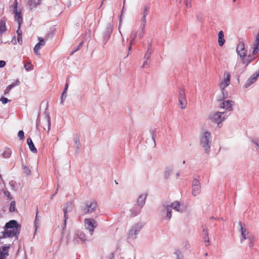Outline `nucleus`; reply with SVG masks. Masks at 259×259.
<instances>
[{
	"label": "nucleus",
	"mask_w": 259,
	"mask_h": 259,
	"mask_svg": "<svg viewBox=\"0 0 259 259\" xmlns=\"http://www.w3.org/2000/svg\"><path fill=\"white\" fill-rule=\"evenodd\" d=\"M6 230L4 232L5 237H12L17 236L21 230V226L15 220H11L6 223Z\"/></svg>",
	"instance_id": "nucleus-1"
},
{
	"label": "nucleus",
	"mask_w": 259,
	"mask_h": 259,
	"mask_svg": "<svg viewBox=\"0 0 259 259\" xmlns=\"http://www.w3.org/2000/svg\"><path fill=\"white\" fill-rule=\"evenodd\" d=\"M173 171V167L172 166H169L165 167L164 171V176L166 179L168 178L171 175Z\"/></svg>",
	"instance_id": "nucleus-23"
},
{
	"label": "nucleus",
	"mask_w": 259,
	"mask_h": 259,
	"mask_svg": "<svg viewBox=\"0 0 259 259\" xmlns=\"http://www.w3.org/2000/svg\"><path fill=\"white\" fill-rule=\"evenodd\" d=\"M239 225L240 226V231L241 232L242 239H241V242H243L244 240L250 239L252 236L249 235V232L247 230V229L245 227H243L242 226L241 223L239 222Z\"/></svg>",
	"instance_id": "nucleus-12"
},
{
	"label": "nucleus",
	"mask_w": 259,
	"mask_h": 259,
	"mask_svg": "<svg viewBox=\"0 0 259 259\" xmlns=\"http://www.w3.org/2000/svg\"><path fill=\"white\" fill-rule=\"evenodd\" d=\"M144 226V222L139 221L133 225L128 233V237L135 239Z\"/></svg>",
	"instance_id": "nucleus-5"
},
{
	"label": "nucleus",
	"mask_w": 259,
	"mask_h": 259,
	"mask_svg": "<svg viewBox=\"0 0 259 259\" xmlns=\"http://www.w3.org/2000/svg\"><path fill=\"white\" fill-rule=\"evenodd\" d=\"M141 206L138 205H135L131 209V215L132 217H135L140 213L141 210Z\"/></svg>",
	"instance_id": "nucleus-19"
},
{
	"label": "nucleus",
	"mask_w": 259,
	"mask_h": 259,
	"mask_svg": "<svg viewBox=\"0 0 259 259\" xmlns=\"http://www.w3.org/2000/svg\"><path fill=\"white\" fill-rule=\"evenodd\" d=\"M48 130H49L50 128V125H51V122H50V119L49 117H48Z\"/></svg>",
	"instance_id": "nucleus-57"
},
{
	"label": "nucleus",
	"mask_w": 259,
	"mask_h": 259,
	"mask_svg": "<svg viewBox=\"0 0 259 259\" xmlns=\"http://www.w3.org/2000/svg\"><path fill=\"white\" fill-rule=\"evenodd\" d=\"M249 54L248 55V58H249V59H251V62L254 60L255 59V57H253V56L254 55H252V52H249Z\"/></svg>",
	"instance_id": "nucleus-46"
},
{
	"label": "nucleus",
	"mask_w": 259,
	"mask_h": 259,
	"mask_svg": "<svg viewBox=\"0 0 259 259\" xmlns=\"http://www.w3.org/2000/svg\"><path fill=\"white\" fill-rule=\"evenodd\" d=\"M151 134L152 138V140L153 141L154 146H155V145H156L155 141V135L154 132L153 131H151Z\"/></svg>",
	"instance_id": "nucleus-45"
},
{
	"label": "nucleus",
	"mask_w": 259,
	"mask_h": 259,
	"mask_svg": "<svg viewBox=\"0 0 259 259\" xmlns=\"http://www.w3.org/2000/svg\"><path fill=\"white\" fill-rule=\"evenodd\" d=\"M252 52V55H255L259 52V33L257 35L254 41L251 45L249 52Z\"/></svg>",
	"instance_id": "nucleus-11"
},
{
	"label": "nucleus",
	"mask_w": 259,
	"mask_h": 259,
	"mask_svg": "<svg viewBox=\"0 0 259 259\" xmlns=\"http://www.w3.org/2000/svg\"><path fill=\"white\" fill-rule=\"evenodd\" d=\"M224 112H216L211 113L209 116V119L213 122L217 123L218 125L225 119L224 116H222Z\"/></svg>",
	"instance_id": "nucleus-9"
},
{
	"label": "nucleus",
	"mask_w": 259,
	"mask_h": 259,
	"mask_svg": "<svg viewBox=\"0 0 259 259\" xmlns=\"http://www.w3.org/2000/svg\"><path fill=\"white\" fill-rule=\"evenodd\" d=\"M23 172L26 174L27 175H29L31 173L30 169L26 166H23Z\"/></svg>",
	"instance_id": "nucleus-35"
},
{
	"label": "nucleus",
	"mask_w": 259,
	"mask_h": 259,
	"mask_svg": "<svg viewBox=\"0 0 259 259\" xmlns=\"http://www.w3.org/2000/svg\"><path fill=\"white\" fill-rule=\"evenodd\" d=\"M75 235L76 237L79 238L80 240L82 241H84L85 240L86 237L85 234L80 230H77L75 233Z\"/></svg>",
	"instance_id": "nucleus-24"
},
{
	"label": "nucleus",
	"mask_w": 259,
	"mask_h": 259,
	"mask_svg": "<svg viewBox=\"0 0 259 259\" xmlns=\"http://www.w3.org/2000/svg\"><path fill=\"white\" fill-rule=\"evenodd\" d=\"M174 209L178 212H183L184 207H182L179 201H175L170 205L164 206L162 212L166 214V219L169 220L171 217V209Z\"/></svg>",
	"instance_id": "nucleus-2"
},
{
	"label": "nucleus",
	"mask_w": 259,
	"mask_h": 259,
	"mask_svg": "<svg viewBox=\"0 0 259 259\" xmlns=\"http://www.w3.org/2000/svg\"><path fill=\"white\" fill-rule=\"evenodd\" d=\"M0 101L2 102V103L3 104H5L6 103H7L8 102L10 101L9 100H8L7 98H5L4 97H2L1 99H0Z\"/></svg>",
	"instance_id": "nucleus-44"
},
{
	"label": "nucleus",
	"mask_w": 259,
	"mask_h": 259,
	"mask_svg": "<svg viewBox=\"0 0 259 259\" xmlns=\"http://www.w3.org/2000/svg\"><path fill=\"white\" fill-rule=\"evenodd\" d=\"M151 54V52H146L144 57V59L145 60H150Z\"/></svg>",
	"instance_id": "nucleus-39"
},
{
	"label": "nucleus",
	"mask_w": 259,
	"mask_h": 259,
	"mask_svg": "<svg viewBox=\"0 0 259 259\" xmlns=\"http://www.w3.org/2000/svg\"><path fill=\"white\" fill-rule=\"evenodd\" d=\"M39 40V42L37 43L34 48V53L37 55L40 56V54L39 52V50L45 45V41L44 38L41 37H39L38 38Z\"/></svg>",
	"instance_id": "nucleus-14"
},
{
	"label": "nucleus",
	"mask_w": 259,
	"mask_h": 259,
	"mask_svg": "<svg viewBox=\"0 0 259 259\" xmlns=\"http://www.w3.org/2000/svg\"><path fill=\"white\" fill-rule=\"evenodd\" d=\"M67 97V93L65 92H63L61 97V104H63V102L65 100Z\"/></svg>",
	"instance_id": "nucleus-36"
},
{
	"label": "nucleus",
	"mask_w": 259,
	"mask_h": 259,
	"mask_svg": "<svg viewBox=\"0 0 259 259\" xmlns=\"http://www.w3.org/2000/svg\"><path fill=\"white\" fill-rule=\"evenodd\" d=\"M4 193L5 195L9 199H12V197L11 195L10 192L7 190H4Z\"/></svg>",
	"instance_id": "nucleus-42"
},
{
	"label": "nucleus",
	"mask_w": 259,
	"mask_h": 259,
	"mask_svg": "<svg viewBox=\"0 0 259 259\" xmlns=\"http://www.w3.org/2000/svg\"><path fill=\"white\" fill-rule=\"evenodd\" d=\"M6 30L5 22L4 21H1L0 22V32H4Z\"/></svg>",
	"instance_id": "nucleus-31"
},
{
	"label": "nucleus",
	"mask_w": 259,
	"mask_h": 259,
	"mask_svg": "<svg viewBox=\"0 0 259 259\" xmlns=\"http://www.w3.org/2000/svg\"><path fill=\"white\" fill-rule=\"evenodd\" d=\"M259 76V71L256 74H254L250 77L246 81L245 87V88L249 87L251 84L256 81L257 77Z\"/></svg>",
	"instance_id": "nucleus-16"
},
{
	"label": "nucleus",
	"mask_w": 259,
	"mask_h": 259,
	"mask_svg": "<svg viewBox=\"0 0 259 259\" xmlns=\"http://www.w3.org/2000/svg\"><path fill=\"white\" fill-rule=\"evenodd\" d=\"M31 66V64L30 63H29L28 65H25L24 67L26 69V70H29L30 69Z\"/></svg>",
	"instance_id": "nucleus-49"
},
{
	"label": "nucleus",
	"mask_w": 259,
	"mask_h": 259,
	"mask_svg": "<svg viewBox=\"0 0 259 259\" xmlns=\"http://www.w3.org/2000/svg\"><path fill=\"white\" fill-rule=\"evenodd\" d=\"M11 42L13 44H16V40L15 39V36L13 37V38L11 40Z\"/></svg>",
	"instance_id": "nucleus-56"
},
{
	"label": "nucleus",
	"mask_w": 259,
	"mask_h": 259,
	"mask_svg": "<svg viewBox=\"0 0 259 259\" xmlns=\"http://www.w3.org/2000/svg\"><path fill=\"white\" fill-rule=\"evenodd\" d=\"M27 144L29 146V149L30 150V151L33 153H36L37 150H36V148L35 147L31 138H27Z\"/></svg>",
	"instance_id": "nucleus-22"
},
{
	"label": "nucleus",
	"mask_w": 259,
	"mask_h": 259,
	"mask_svg": "<svg viewBox=\"0 0 259 259\" xmlns=\"http://www.w3.org/2000/svg\"><path fill=\"white\" fill-rule=\"evenodd\" d=\"M6 65V62L4 61L1 60L0 61V67H3Z\"/></svg>",
	"instance_id": "nucleus-50"
},
{
	"label": "nucleus",
	"mask_w": 259,
	"mask_h": 259,
	"mask_svg": "<svg viewBox=\"0 0 259 259\" xmlns=\"http://www.w3.org/2000/svg\"><path fill=\"white\" fill-rule=\"evenodd\" d=\"M179 105L181 109H183L186 108L187 104L186 99L184 100H179Z\"/></svg>",
	"instance_id": "nucleus-30"
},
{
	"label": "nucleus",
	"mask_w": 259,
	"mask_h": 259,
	"mask_svg": "<svg viewBox=\"0 0 259 259\" xmlns=\"http://www.w3.org/2000/svg\"><path fill=\"white\" fill-rule=\"evenodd\" d=\"M115 183L116 184H118V183L116 182V180H115Z\"/></svg>",
	"instance_id": "nucleus-64"
},
{
	"label": "nucleus",
	"mask_w": 259,
	"mask_h": 259,
	"mask_svg": "<svg viewBox=\"0 0 259 259\" xmlns=\"http://www.w3.org/2000/svg\"><path fill=\"white\" fill-rule=\"evenodd\" d=\"M186 99L185 91L184 90H181L179 92V100Z\"/></svg>",
	"instance_id": "nucleus-33"
},
{
	"label": "nucleus",
	"mask_w": 259,
	"mask_h": 259,
	"mask_svg": "<svg viewBox=\"0 0 259 259\" xmlns=\"http://www.w3.org/2000/svg\"><path fill=\"white\" fill-rule=\"evenodd\" d=\"M18 4L17 0H15L11 8L14 14L15 20L17 22L18 24V28L16 32H19V31L21 32V31L20 29V27L21 24L23 22L22 9L21 8L18 7Z\"/></svg>",
	"instance_id": "nucleus-3"
},
{
	"label": "nucleus",
	"mask_w": 259,
	"mask_h": 259,
	"mask_svg": "<svg viewBox=\"0 0 259 259\" xmlns=\"http://www.w3.org/2000/svg\"><path fill=\"white\" fill-rule=\"evenodd\" d=\"M230 74L229 72H225L224 74V79L220 83V88L222 90L224 98H225L227 97V93H225L224 90L230 84Z\"/></svg>",
	"instance_id": "nucleus-7"
},
{
	"label": "nucleus",
	"mask_w": 259,
	"mask_h": 259,
	"mask_svg": "<svg viewBox=\"0 0 259 259\" xmlns=\"http://www.w3.org/2000/svg\"><path fill=\"white\" fill-rule=\"evenodd\" d=\"M151 50H152L151 45H149L148 47V49H147V52H151Z\"/></svg>",
	"instance_id": "nucleus-58"
},
{
	"label": "nucleus",
	"mask_w": 259,
	"mask_h": 259,
	"mask_svg": "<svg viewBox=\"0 0 259 259\" xmlns=\"http://www.w3.org/2000/svg\"><path fill=\"white\" fill-rule=\"evenodd\" d=\"M248 240H249V244H248L249 246L250 247H253V237H251V238H250V239H248Z\"/></svg>",
	"instance_id": "nucleus-47"
},
{
	"label": "nucleus",
	"mask_w": 259,
	"mask_h": 259,
	"mask_svg": "<svg viewBox=\"0 0 259 259\" xmlns=\"http://www.w3.org/2000/svg\"><path fill=\"white\" fill-rule=\"evenodd\" d=\"M150 60H145L144 61L142 66H141V67L142 68H145V67H149V64H150Z\"/></svg>",
	"instance_id": "nucleus-40"
},
{
	"label": "nucleus",
	"mask_w": 259,
	"mask_h": 259,
	"mask_svg": "<svg viewBox=\"0 0 259 259\" xmlns=\"http://www.w3.org/2000/svg\"><path fill=\"white\" fill-rule=\"evenodd\" d=\"M148 10L147 8H145L143 16H144V17H146V16L148 15Z\"/></svg>",
	"instance_id": "nucleus-54"
},
{
	"label": "nucleus",
	"mask_w": 259,
	"mask_h": 259,
	"mask_svg": "<svg viewBox=\"0 0 259 259\" xmlns=\"http://www.w3.org/2000/svg\"><path fill=\"white\" fill-rule=\"evenodd\" d=\"M192 187L200 186L199 182L197 179H194L192 183Z\"/></svg>",
	"instance_id": "nucleus-37"
},
{
	"label": "nucleus",
	"mask_w": 259,
	"mask_h": 259,
	"mask_svg": "<svg viewBox=\"0 0 259 259\" xmlns=\"http://www.w3.org/2000/svg\"><path fill=\"white\" fill-rule=\"evenodd\" d=\"M57 191H56L55 192V193H54V194L51 196V199H53V197H54V196L57 194Z\"/></svg>",
	"instance_id": "nucleus-62"
},
{
	"label": "nucleus",
	"mask_w": 259,
	"mask_h": 259,
	"mask_svg": "<svg viewBox=\"0 0 259 259\" xmlns=\"http://www.w3.org/2000/svg\"><path fill=\"white\" fill-rule=\"evenodd\" d=\"M22 33H18L17 35V41L20 45H21L23 42Z\"/></svg>",
	"instance_id": "nucleus-41"
},
{
	"label": "nucleus",
	"mask_w": 259,
	"mask_h": 259,
	"mask_svg": "<svg viewBox=\"0 0 259 259\" xmlns=\"http://www.w3.org/2000/svg\"><path fill=\"white\" fill-rule=\"evenodd\" d=\"M9 210L10 212H13L15 210V202L12 201L11 202L10 206L9 207Z\"/></svg>",
	"instance_id": "nucleus-34"
},
{
	"label": "nucleus",
	"mask_w": 259,
	"mask_h": 259,
	"mask_svg": "<svg viewBox=\"0 0 259 259\" xmlns=\"http://www.w3.org/2000/svg\"><path fill=\"white\" fill-rule=\"evenodd\" d=\"M0 259H5L3 256V253L1 251L0 252Z\"/></svg>",
	"instance_id": "nucleus-61"
},
{
	"label": "nucleus",
	"mask_w": 259,
	"mask_h": 259,
	"mask_svg": "<svg viewBox=\"0 0 259 259\" xmlns=\"http://www.w3.org/2000/svg\"><path fill=\"white\" fill-rule=\"evenodd\" d=\"M18 136L21 140L24 138V134L23 131H19L18 134Z\"/></svg>",
	"instance_id": "nucleus-43"
},
{
	"label": "nucleus",
	"mask_w": 259,
	"mask_h": 259,
	"mask_svg": "<svg viewBox=\"0 0 259 259\" xmlns=\"http://www.w3.org/2000/svg\"><path fill=\"white\" fill-rule=\"evenodd\" d=\"M177 178H178L180 176V172H178L176 175Z\"/></svg>",
	"instance_id": "nucleus-63"
},
{
	"label": "nucleus",
	"mask_w": 259,
	"mask_h": 259,
	"mask_svg": "<svg viewBox=\"0 0 259 259\" xmlns=\"http://www.w3.org/2000/svg\"><path fill=\"white\" fill-rule=\"evenodd\" d=\"M84 227L86 230H88L91 235H92L94 229L97 226V222L93 219H85L84 220Z\"/></svg>",
	"instance_id": "nucleus-8"
},
{
	"label": "nucleus",
	"mask_w": 259,
	"mask_h": 259,
	"mask_svg": "<svg viewBox=\"0 0 259 259\" xmlns=\"http://www.w3.org/2000/svg\"><path fill=\"white\" fill-rule=\"evenodd\" d=\"M234 105V102L230 100L224 101L221 104V107L225 108L227 110L231 111L233 110L232 106Z\"/></svg>",
	"instance_id": "nucleus-17"
},
{
	"label": "nucleus",
	"mask_w": 259,
	"mask_h": 259,
	"mask_svg": "<svg viewBox=\"0 0 259 259\" xmlns=\"http://www.w3.org/2000/svg\"><path fill=\"white\" fill-rule=\"evenodd\" d=\"M68 88V84L67 83H66L65 84V89H64L63 92L67 93V90Z\"/></svg>",
	"instance_id": "nucleus-59"
},
{
	"label": "nucleus",
	"mask_w": 259,
	"mask_h": 259,
	"mask_svg": "<svg viewBox=\"0 0 259 259\" xmlns=\"http://www.w3.org/2000/svg\"><path fill=\"white\" fill-rule=\"evenodd\" d=\"M11 154H12L11 150L9 149H8L4 152L3 155L4 157L9 158L11 156Z\"/></svg>",
	"instance_id": "nucleus-32"
},
{
	"label": "nucleus",
	"mask_w": 259,
	"mask_h": 259,
	"mask_svg": "<svg viewBox=\"0 0 259 259\" xmlns=\"http://www.w3.org/2000/svg\"><path fill=\"white\" fill-rule=\"evenodd\" d=\"M142 21H143V22L144 23V25H145V24L146 23V17H144V16H143V19H142Z\"/></svg>",
	"instance_id": "nucleus-60"
},
{
	"label": "nucleus",
	"mask_w": 259,
	"mask_h": 259,
	"mask_svg": "<svg viewBox=\"0 0 259 259\" xmlns=\"http://www.w3.org/2000/svg\"><path fill=\"white\" fill-rule=\"evenodd\" d=\"M225 42L224 33H218V42L220 47H222Z\"/></svg>",
	"instance_id": "nucleus-25"
},
{
	"label": "nucleus",
	"mask_w": 259,
	"mask_h": 259,
	"mask_svg": "<svg viewBox=\"0 0 259 259\" xmlns=\"http://www.w3.org/2000/svg\"><path fill=\"white\" fill-rule=\"evenodd\" d=\"M104 37L106 39L104 40V41L105 42V43H106L107 42V39H108L109 37H110V35L109 34V33H106V34Z\"/></svg>",
	"instance_id": "nucleus-51"
},
{
	"label": "nucleus",
	"mask_w": 259,
	"mask_h": 259,
	"mask_svg": "<svg viewBox=\"0 0 259 259\" xmlns=\"http://www.w3.org/2000/svg\"><path fill=\"white\" fill-rule=\"evenodd\" d=\"M252 142L254 145L256 151H258L259 150V141L256 140H252Z\"/></svg>",
	"instance_id": "nucleus-38"
},
{
	"label": "nucleus",
	"mask_w": 259,
	"mask_h": 259,
	"mask_svg": "<svg viewBox=\"0 0 259 259\" xmlns=\"http://www.w3.org/2000/svg\"><path fill=\"white\" fill-rule=\"evenodd\" d=\"M122 37V42L124 44L125 42H128L129 41L130 47L128 48V51H130L132 49V45L133 41L137 37L136 33H124V35H122L120 33Z\"/></svg>",
	"instance_id": "nucleus-10"
},
{
	"label": "nucleus",
	"mask_w": 259,
	"mask_h": 259,
	"mask_svg": "<svg viewBox=\"0 0 259 259\" xmlns=\"http://www.w3.org/2000/svg\"><path fill=\"white\" fill-rule=\"evenodd\" d=\"M97 204L94 201L88 202L81 206L80 209L82 214H90L96 209Z\"/></svg>",
	"instance_id": "nucleus-6"
},
{
	"label": "nucleus",
	"mask_w": 259,
	"mask_h": 259,
	"mask_svg": "<svg viewBox=\"0 0 259 259\" xmlns=\"http://www.w3.org/2000/svg\"><path fill=\"white\" fill-rule=\"evenodd\" d=\"M73 141L74 143V146L77 149H79L80 146L79 137L78 136L75 137Z\"/></svg>",
	"instance_id": "nucleus-28"
},
{
	"label": "nucleus",
	"mask_w": 259,
	"mask_h": 259,
	"mask_svg": "<svg viewBox=\"0 0 259 259\" xmlns=\"http://www.w3.org/2000/svg\"><path fill=\"white\" fill-rule=\"evenodd\" d=\"M37 213H38V212H36V217H35V221L36 227L37 224H39L38 220V218H37Z\"/></svg>",
	"instance_id": "nucleus-52"
},
{
	"label": "nucleus",
	"mask_w": 259,
	"mask_h": 259,
	"mask_svg": "<svg viewBox=\"0 0 259 259\" xmlns=\"http://www.w3.org/2000/svg\"><path fill=\"white\" fill-rule=\"evenodd\" d=\"M82 44H83V41H81V42L79 44L78 47V48H77V49H76V50H75L73 52H72V54H73L74 52H75V51H77V50H79V49H80V48L82 47Z\"/></svg>",
	"instance_id": "nucleus-53"
},
{
	"label": "nucleus",
	"mask_w": 259,
	"mask_h": 259,
	"mask_svg": "<svg viewBox=\"0 0 259 259\" xmlns=\"http://www.w3.org/2000/svg\"><path fill=\"white\" fill-rule=\"evenodd\" d=\"M41 0H28L27 4L31 10L35 9L36 7L40 4Z\"/></svg>",
	"instance_id": "nucleus-18"
},
{
	"label": "nucleus",
	"mask_w": 259,
	"mask_h": 259,
	"mask_svg": "<svg viewBox=\"0 0 259 259\" xmlns=\"http://www.w3.org/2000/svg\"><path fill=\"white\" fill-rule=\"evenodd\" d=\"M211 143V134L207 132H203L200 137V145L206 152H208Z\"/></svg>",
	"instance_id": "nucleus-4"
},
{
	"label": "nucleus",
	"mask_w": 259,
	"mask_h": 259,
	"mask_svg": "<svg viewBox=\"0 0 259 259\" xmlns=\"http://www.w3.org/2000/svg\"><path fill=\"white\" fill-rule=\"evenodd\" d=\"M240 59L243 64H245L246 66H247L251 62V60L249 59L248 56L246 57V55H245L244 56L240 57Z\"/></svg>",
	"instance_id": "nucleus-26"
},
{
	"label": "nucleus",
	"mask_w": 259,
	"mask_h": 259,
	"mask_svg": "<svg viewBox=\"0 0 259 259\" xmlns=\"http://www.w3.org/2000/svg\"><path fill=\"white\" fill-rule=\"evenodd\" d=\"M56 30H57V28H56L55 26H54L50 28V31L52 32L55 31Z\"/></svg>",
	"instance_id": "nucleus-55"
},
{
	"label": "nucleus",
	"mask_w": 259,
	"mask_h": 259,
	"mask_svg": "<svg viewBox=\"0 0 259 259\" xmlns=\"http://www.w3.org/2000/svg\"><path fill=\"white\" fill-rule=\"evenodd\" d=\"M147 197V195L145 193L140 195L137 200V203L138 205L142 207L143 205L145 204V200Z\"/></svg>",
	"instance_id": "nucleus-21"
},
{
	"label": "nucleus",
	"mask_w": 259,
	"mask_h": 259,
	"mask_svg": "<svg viewBox=\"0 0 259 259\" xmlns=\"http://www.w3.org/2000/svg\"><path fill=\"white\" fill-rule=\"evenodd\" d=\"M200 186L192 187V194L194 196L197 195L200 192Z\"/></svg>",
	"instance_id": "nucleus-27"
},
{
	"label": "nucleus",
	"mask_w": 259,
	"mask_h": 259,
	"mask_svg": "<svg viewBox=\"0 0 259 259\" xmlns=\"http://www.w3.org/2000/svg\"><path fill=\"white\" fill-rule=\"evenodd\" d=\"M18 83H16V84L15 83H13V84H11L10 85H9L7 88L5 89V90L4 91V94L5 95H7L9 93V92L13 88H14V87H15L16 85L18 84Z\"/></svg>",
	"instance_id": "nucleus-29"
},
{
	"label": "nucleus",
	"mask_w": 259,
	"mask_h": 259,
	"mask_svg": "<svg viewBox=\"0 0 259 259\" xmlns=\"http://www.w3.org/2000/svg\"><path fill=\"white\" fill-rule=\"evenodd\" d=\"M72 209V203L70 202H68L65 204L64 206L63 207V212L64 215V226H65L66 220L68 218L67 217V213L68 212H70Z\"/></svg>",
	"instance_id": "nucleus-15"
},
{
	"label": "nucleus",
	"mask_w": 259,
	"mask_h": 259,
	"mask_svg": "<svg viewBox=\"0 0 259 259\" xmlns=\"http://www.w3.org/2000/svg\"><path fill=\"white\" fill-rule=\"evenodd\" d=\"M186 5L187 7L191 6V1L190 0H185Z\"/></svg>",
	"instance_id": "nucleus-48"
},
{
	"label": "nucleus",
	"mask_w": 259,
	"mask_h": 259,
	"mask_svg": "<svg viewBox=\"0 0 259 259\" xmlns=\"http://www.w3.org/2000/svg\"><path fill=\"white\" fill-rule=\"evenodd\" d=\"M236 52L240 56V58L246 55V51L245 50V45L243 41H239L238 43L236 48Z\"/></svg>",
	"instance_id": "nucleus-13"
},
{
	"label": "nucleus",
	"mask_w": 259,
	"mask_h": 259,
	"mask_svg": "<svg viewBox=\"0 0 259 259\" xmlns=\"http://www.w3.org/2000/svg\"><path fill=\"white\" fill-rule=\"evenodd\" d=\"M203 241L205 244V246H208L209 245V236H208V232L206 229H203Z\"/></svg>",
	"instance_id": "nucleus-20"
}]
</instances>
